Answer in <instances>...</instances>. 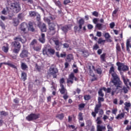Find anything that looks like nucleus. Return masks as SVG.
I'll use <instances>...</instances> for the list:
<instances>
[{
  "instance_id": "0eeeda50",
  "label": "nucleus",
  "mask_w": 131,
  "mask_h": 131,
  "mask_svg": "<svg viewBox=\"0 0 131 131\" xmlns=\"http://www.w3.org/2000/svg\"><path fill=\"white\" fill-rule=\"evenodd\" d=\"M39 114H30L26 117V120L28 121H31L33 120H36L39 118Z\"/></svg>"
},
{
  "instance_id": "f3484780",
  "label": "nucleus",
  "mask_w": 131,
  "mask_h": 131,
  "mask_svg": "<svg viewBox=\"0 0 131 131\" xmlns=\"http://www.w3.org/2000/svg\"><path fill=\"white\" fill-rule=\"evenodd\" d=\"M106 129L105 126L102 125H97V131H105Z\"/></svg>"
},
{
  "instance_id": "6e6d98bb",
  "label": "nucleus",
  "mask_w": 131,
  "mask_h": 131,
  "mask_svg": "<svg viewBox=\"0 0 131 131\" xmlns=\"http://www.w3.org/2000/svg\"><path fill=\"white\" fill-rule=\"evenodd\" d=\"M102 25L101 24H100V23H98L96 24V27L98 28L99 30H100L102 28Z\"/></svg>"
},
{
  "instance_id": "a878e982",
  "label": "nucleus",
  "mask_w": 131,
  "mask_h": 131,
  "mask_svg": "<svg viewBox=\"0 0 131 131\" xmlns=\"http://www.w3.org/2000/svg\"><path fill=\"white\" fill-rule=\"evenodd\" d=\"M131 107V103L130 102H125V105L124 106V108L129 112V107Z\"/></svg>"
},
{
  "instance_id": "4be33fe9",
  "label": "nucleus",
  "mask_w": 131,
  "mask_h": 131,
  "mask_svg": "<svg viewBox=\"0 0 131 131\" xmlns=\"http://www.w3.org/2000/svg\"><path fill=\"white\" fill-rule=\"evenodd\" d=\"M79 28L80 30L82 29V26L84 24V20L83 18H81L78 21Z\"/></svg>"
},
{
  "instance_id": "9b49d317",
  "label": "nucleus",
  "mask_w": 131,
  "mask_h": 131,
  "mask_svg": "<svg viewBox=\"0 0 131 131\" xmlns=\"http://www.w3.org/2000/svg\"><path fill=\"white\" fill-rule=\"evenodd\" d=\"M28 31L31 32H34L35 31L34 26L36 27V24L34 21H29L28 23Z\"/></svg>"
},
{
  "instance_id": "5701e85b",
  "label": "nucleus",
  "mask_w": 131,
  "mask_h": 131,
  "mask_svg": "<svg viewBox=\"0 0 131 131\" xmlns=\"http://www.w3.org/2000/svg\"><path fill=\"white\" fill-rule=\"evenodd\" d=\"M123 82L124 84L127 87L128 89H129L128 83L129 82V79L128 78H125L124 77H123Z\"/></svg>"
},
{
  "instance_id": "ea45409f",
  "label": "nucleus",
  "mask_w": 131,
  "mask_h": 131,
  "mask_svg": "<svg viewBox=\"0 0 131 131\" xmlns=\"http://www.w3.org/2000/svg\"><path fill=\"white\" fill-rule=\"evenodd\" d=\"M98 113H99L98 115L100 116L99 117L102 118V115L104 114V111H103L102 108H99Z\"/></svg>"
},
{
  "instance_id": "bf43d9fd",
  "label": "nucleus",
  "mask_w": 131,
  "mask_h": 131,
  "mask_svg": "<svg viewBox=\"0 0 131 131\" xmlns=\"http://www.w3.org/2000/svg\"><path fill=\"white\" fill-rule=\"evenodd\" d=\"M13 102L15 103V104H18L19 103V98H17V97H16V98H14L13 99Z\"/></svg>"
},
{
  "instance_id": "dca6fc26",
  "label": "nucleus",
  "mask_w": 131,
  "mask_h": 131,
  "mask_svg": "<svg viewBox=\"0 0 131 131\" xmlns=\"http://www.w3.org/2000/svg\"><path fill=\"white\" fill-rule=\"evenodd\" d=\"M98 104H97L96 105V107H98V108H101V105H102V104H101V102H104V97H98Z\"/></svg>"
},
{
  "instance_id": "b1692460",
  "label": "nucleus",
  "mask_w": 131,
  "mask_h": 131,
  "mask_svg": "<svg viewBox=\"0 0 131 131\" xmlns=\"http://www.w3.org/2000/svg\"><path fill=\"white\" fill-rule=\"evenodd\" d=\"M125 113H121V114H119L117 117H116V119H122L125 117Z\"/></svg>"
},
{
  "instance_id": "6e6552de",
  "label": "nucleus",
  "mask_w": 131,
  "mask_h": 131,
  "mask_svg": "<svg viewBox=\"0 0 131 131\" xmlns=\"http://www.w3.org/2000/svg\"><path fill=\"white\" fill-rule=\"evenodd\" d=\"M72 27L73 25L72 24L66 25L63 26H62L61 27V30L65 34H67L68 31L72 29Z\"/></svg>"
},
{
  "instance_id": "e2e57ef3",
  "label": "nucleus",
  "mask_w": 131,
  "mask_h": 131,
  "mask_svg": "<svg viewBox=\"0 0 131 131\" xmlns=\"http://www.w3.org/2000/svg\"><path fill=\"white\" fill-rule=\"evenodd\" d=\"M63 99L66 100H67L69 98V96L68 95V93H65L64 94H63Z\"/></svg>"
},
{
  "instance_id": "13d9d810",
  "label": "nucleus",
  "mask_w": 131,
  "mask_h": 131,
  "mask_svg": "<svg viewBox=\"0 0 131 131\" xmlns=\"http://www.w3.org/2000/svg\"><path fill=\"white\" fill-rule=\"evenodd\" d=\"M45 21L46 22L48 23V25H50V24H51L52 23L51 22L50 19L49 18H45Z\"/></svg>"
},
{
  "instance_id": "0e129e2a",
  "label": "nucleus",
  "mask_w": 131,
  "mask_h": 131,
  "mask_svg": "<svg viewBox=\"0 0 131 131\" xmlns=\"http://www.w3.org/2000/svg\"><path fill=\"white\" fill-rule=\"evenodd\" d=\"M36 43H37V40L36 39H34L31 41V45L34 46L35 44H36Z\"/></svg>"
},
{
  "instance_id": "f03ea898",
  "label": "nucleus",
  "mask_w": 131,
  "mask_h": 131,
  "mask_svg": "<svg viewBox=\"0 0 131 131\" xmlns=\"http://www.w3.org/2000/svg\"><path fill=\"white\" fill-rule=\"evenodd\" d=\"M13 39L14 41L11 42L12 46L14 48L13 50V52L15 54H18L21 47V45L19 41L25 43L26 40L23 39L19 35L14 37Z\"/></svg>"
},
{
  "instance_id": "393cba45",
  "label": "nucleus",
  "mask_w": 131,
  "mask_h": 131,
  "mask_svg": "<svg viewBox=\"0 0 131 131\" xmlns=\"http://www.w3.org/2000/svg\"><path fill=\"white\" fill-rule=\"evenodd\" d=\"M73 55L72 54H69L67 55L66 61L68 62H71L72 60H73Z\"/></svg>"
},
{
  "instance_id": "72a5a7b5",
  "label": "nucleus",
  "mask_w": 131,
  "mask_h": 131,
  "mask_svg": "<svg viewBox=\"0 0 131 131\" xmlns=\"http://www.w3.org/2000/svg\"><path fill=\"white\" fill-rule=\"evenodd\" d=\"M106 54L105 53H103L100 55V58L102 62H105V56Z\"/></svg>"
},
{
  "instance_id": "3c124183",
  "label": "nucleus",
  "mask_w": 131,
  "mask_h": 131,
  "mask_svg": "<svg viewBox=\"0 0 131 131\" xmlns=\"http://www.w3.org/2000/svg\"><path fill=\"white\" fill-rule=\"evenodd\" d=\"M104 37L106 39H110L111 37V35L108 32L105 33Z\"/></svg>"
},
{
  "instance_id": "c9c22d12",
  "label": "nucleus",
  "mask_w": 131,
  "mask_h": 131,
  "mask_svg": "<svg viewBox=\"0 0 131 131\" xmlns=\"http://www.w3.org/2000/svg\"><path fill=\"white\" fill-rule=\"evenodd\" d=\"M0 27L2 28V30H6V26L2 20H0Z\"/></svg>"
},
{
  "instance_id": "49530a36",
  "label": "nucleus",
  "mask_w": 131,
  "mask_h": 131,
  "mask_svg": "<svg viewBox=\"0 0 131 131\" xmlns=\"http://www.w3.org/2000/svg\"><path fill=\"white\" fill-rule=\"evenodd\" d=\"M33 49L34 50V51L38 52L41 50V48L38 46H34L33 47Z\"/></svg>"
},
{
  "instance_id": "603ef678",
  "label": "nucleus",
  "mask_w": 131,
  "mask_h": 131,
  "mask_svg": "<svg viewBox=\"0 0 131 131\" xmlns=\"http://www.w3.org/2000/svg\"><path fill=\"white\" fill-rule=\"evenodd\" d=\"M98 49H99V46L98 45L97 43H96L95 45L93 46V50H97Z\"/></svg>"
},
{
  "instance_id": "f8f14e48",
  "label": "nucleus",
  "mask_w": 131,
  "mask_h": 131,
  "mask_svg": "<svg viewBox=\"0 0 131 131\" xmlns=\"http://www.w3.org/2000/svg\"><path fill=\"white\" fill-rule=\"evenodd\" d=\"M38 27L40 29V31L42 32H46L47 31V28L46 24L45 23H41V22L39 21L38 25Z\"/></svg>"
},
{
  "instance_id": "680f3d73",
  "label": "nucleus",
  "mask_w": 131,
  "mask_h": 131,
  "mask_svg": "<svg viewBox=\"0 0 131 131\" xmlns=\"http://www.w3.org/2000/svg\"><path fill=\"white\" fill-rule=\"evenodd\" d=\"M71 3V1L70 0H64L63 4L65 5H68V4Z\"/></svg>"
},
{
  "instance_id": "f257e3e1",
  "label": "nucleus",
  "mask_w": 131,
  "mask_h": 131,
  "mask_svg": "<svg viewBox=\"0 0 131 131\" xmlns=\"http://www.w3.org/2000/svg\"><path fill=\"white\" fill-rule=\"evenodd\" d=\"M109 73L111 74L113 77V79L110 82V85L111 86H115L117 89L118 90L119 88H122V81L120 80V78L115 72V68L112 64V66L110 68Z\"/></svg>"
},
{
  "instance_id": "1a4fd4ad",
  "label": "nucleus",
  "mask_w": 131,
  "mask_h": 131,
  "mask_svg": "<svg viewBox=\"0 0 131 131\" xmlns=\"http://www.w3.org/2000/svg\"><path fill=\"white\" fill-rule=\"evenodd\" d=\"M3 64L8 66L12 69L17 70V67L15 64H13L10 60H8V62H3L0 63V68H2Z\"/></svg>"
},
{
  "instance_id": "4c0bfd02",
  "label": "nucleus",
  "mask_w": 131,
  "mask_h": 131,
  "mask_svg": "<svg viewBox=\"0 0 131 131\" xmlns=\"http://www.w3.org/2000/svg\"><path fill=\"white\" fill-rule=\"evenodd\" d=\"M29 15L31 17H34L36 15V13L35 11H30Z\"/></svg>"
},
{
  "instance_id": "ddd939ff",
  "label": "nucleus",
  "mask_w": 131,
  "mask_h": 131,
  "mask_svg": "<svg viewBox=\"0 0 131 131\" xmlns=\"http://www.w3.org/2000/svg\"><path fill=\"white\" fill-rule=\"evenodd\" d=\"M29 52L27 50L25 49H23L20 54H19V56L21 58L28 57Z\"/></svg>"
},
{
  "instance_id": "c85d7f7f",
  "label": "nucleus",
  "mask_w": 131,
  "mask_h": 131,
  "mask_svg": "<svg viewBox=\"0 0 131 131\" xmlns=\"http://www.w3.org/2000/svg\"><path fill=\"white\" fill-rule=\"evenodd\" d=\"M21 78L23 79L24 81H25L27 79V75L25 72H23L21 74Z\"/></svg>"
},
{
  "instance_id": "f704fd0d",
  "label": "nucleus",
  "mask_w": 131,
  "mask_h": 131,
  "mask_svg": "<svg viewBox=\"0 0 131 131\" xmlns=\"http://www.w3.org/2000/svg\"><path fill=\"white\" fill-rule=\"evenodd\" d=\"M93 69L95 71H96L97 74H101L102 73V70L101 68H98L96 70L95 69L94 66H93Z\"/></svg>"
},
{
  "instance_id": "864d4df0",
  "label": "nucleus",
  "mask_w": 131,
  "mask_h": 131,
  "mask_svg": "<svg viewBox=\"0 0 131 131\" xmlns=\"http://www.w3.org/2000/svg\"><path fill=\"white\" fill-rule=\"evenodd\" d=\"M105 42V40H103L102 38H99L98 41V44H101L102 43H104Z\"/></svg>"
},
{
  "instance_id": "a19ab883",
  "label": "nucleus",
  "mask_w": 131,
  "mask_h": 131,
  "mask_svg": "<svg viewBox=\"0 0 131 131\" xmlns=\"http://www.w3.org/2000/svg\"><path fill=\"white\" fill-rule=\"evenodd\" d=\"M24 17V14H23L22 13L18 14L17 16V18L21 20H23Z\"/></svg>"
},
{
  "instance_id": "de8ad7c7",
  "label": "nucleus",
  "mask_w": 131,
  "mask_h": 131,
  "mask_svg": "<svg viewBox=\"0 0 131 131\" xmlns=\"http://www.w3.org/2000/svg\"><path fill=\"white\" fill-rule=\"evenodd\" d=\"M78 119L80 121H83V116H82V113H79Z\"/></svg>"
},
{
  "instance_id": "2eb2a0df",
  "label": "nucleus",
  "mask_w": 131,
  "mask_h": 131,
  "mask_svg": "<svg viewBox=\"0 0 131 131\" xmlns=\"http://www.w3.org/2000/svg\"><path fill=\"white\" fill-rule=\"evenodd\" d=\"M53 42L55 43V45L56 46L55 47V49L57 51L60 50V46H59V41L58 39L56 38L53 39Z\"/></svg>"
},
{
  "instance_id": "9d476101",
  "label": "nucleus",
  "mask_w": 131,
  "mask_h": 131,
  "mask_svg": "<svg viewBox=\"0 0 131 131\" xmlns=\"http://www.w3.org/2000/svg\"><path fill=\"white\" fill-rule=\"evenodd\" d=\"M74 79L76 81L78 80V79L75 76V75L73 72H72L69 76V79H68L67 83H71V84L73 83Z\"/></svg>"
},
{
  "instance_id": "58836bf2",
  "label": "nucleus",
  "mask_w": 131,
  "mask_h": 131,
  "mask_svg": "<svg viewBox=\"0 0 131 131\" xmlns=\"http://www.w3.org/2000/svg\"><path fill=\"white\" fill-rule=\"evenodd\" d=\"M101 118V117H98L97 118L96 122L98 125H100L102 123Z\"/></svg>"
},
{
  "instance_id": "69168bd1",
  "label": "nucleus",
  "mask_w": 131,
  "mask_h": 131,
  "mask_svg": "<svg viewBox=\"0 0 131 131\" xmlns=\"http://www.w3.org/2000/svg\"><path fill=\"white\" fill-rule=\"evenodd\" d=\"M67 56V54L66 52H63V53H61L60 55V57L63 58Z\"/></svg>"
},
{
  "instance_id": "79ce46f5",
  "label": "nucleus",
  "mask_w": 131,
  "mask_h": 131,
  "mask_svg": "<svg viewBox=\"0 0 131 131\" xmlns=\"http://www.w3.org/2000/svg\"><path fill=\"white\" fill-rule=\"evenodd\" d=\"M116 50L117 52H120L121 51V49L119 43H117L116 45Z\"/></svg>"
},
{
  "instance_id": "aec40b11",
  "label": "nucleus",
  "mask_w": 131,
  "mask_h": 131,
  "mask_svg": "<svg viewBox=\"0 0 131 131\" xmlns=\"http://www.w3.org/2000/svg\"><path fill=\"white\" fill-rule=\"evenodd\" d=\"M100 107H98L97 106H95V112H92V115L94 117L96 118V114H97L99 112Z\"/></svg>"
},
{
  "instance_id": "a211bd4d",
  "label": "nucleus",
  "mask_w": 131,
  "mask_h": 131,
  "mask_svg": "<svg viewBox=\"0 0 131 131\" xmlns=\"http://www.w3.org/2000/svg\"><path fill=\"white\" fill-rule=\"evenodd\" d=\"M60 87L61 89H59V91H60V93L61 95H64L68 93L67 89H66V88L64 87V85H61Z\"/></svg>"
},
{
  "instance_id": "a18cd8bd",
  "label": "nucleus",
  "mask_w": 131,
  "mask_h": 131,
  "mask_svg": "<svg viewBox=\"0 0 131 131\" xmlns=\"http://www.w3.org/2000/svg\"><path fill=\"white\" fill-rule=\"evenodd\" d=\"M98 95L100 97H103L104 96V94L103 93L102 89H100L98 91Z\"/></svg>"
},
{
  "instance_id": "c756f323",
  "label": "nucleus",
  "mask_w": 131,
  "mask_h": 131,
  "mask_svg": "<svg viewBox=\"0 0 131 131\" xmlns=\"http://www.w3.org/2000/svg\"><path fill=\"white\" fill-rule=\"evenodd\" d=\"M64 117V114H59L58 115L56 116V118L59 119L60 120H62L63 119Z\"/></svg>"
},
{
  "instance_id": "4d7b16f0",
  "label": "nucleus",
  "mask_w": 131,
  "mask_h": 131,
  "mask_svg": "<svg viewBox=\"0 0 131 131\" xmlns=\"http://www.w3.org/2000/svg\"><path fill=\"white\" fill-rule=\"evenodd\" d=\"M93 16L98 17L99 16V13L96 11H94L92 13Z\"/></svg>"
},
{
  "instance_id": "bb28decb",
  "label": "nucleus",
  "mask_w": 131,
  "mask_h": 131,
  "mask_svg": "<svg viewBox=\"0 0 131 131\" xmlns=\"http://www.w3.org/2000/svg\"><path fill=\"white\" fill-rule=\"evenodd\" d=\"M49 26V29L50 30H55V25L54 23H52L51 24H50L49 25H48Z\"/></svg>"
},
{
  "instance_id": "412c9836",
  "label": "nucleus",
  "mask_w": 131,
  "mask_h": 131,
  "mask_svg": "<svg viewBox=\"0 0 131 131\" xmlns=\"http://www.w3.org/2000/svg\"><path fill=\"white\" fill-rule=\"evenodd\" d=\"M122 85H123V82H122ZM120 89H122L121 90L123 91L124 93L125 94L128 93V90L129 89V88L128 89V88H127V87H125V86H123V85H122V88H121L120 87H119V89H117V87H116V90H118L120 91Z\"/></svg>"
},
{
  "instance_id": "2f4dec72",
  "label": "nucleus",
  "mask_w": 131,
  "mask_h": 131,
  "mask_svg": "<svg viewBox=\"0 0 131 131\" xmlns=\"http://www.w3.org/2000/svg\"><path fill=\"white\" fill-rule=\"evenodd\" d=\"M13 24L15 27H17L18 24H19V20L17 18H14L13 19Z\"/></svg>"
},
{
  "instance_id": "5fc2aeb1",
  "label": "nucleus",
  "mask_w": 131,
  "mask_h": 131,
  "mask_svg": "<svg viewBox=\"0 0 131 131\" xmlns=\"http://www.w3.org/2000/svg\"><path fill=\"white\" fill-rule=\"evenodd\" d=\"M35 68L38 72H40L41 70V67L38 66L37 63L35 64Z\"/></svg>"
},
{
  "instance_id": "39448f33",
  "label": "nucleus",
  "mask_w": 131,
  "mask_h": 131,
  "mask_svg": "<svg viewBox=\"0 0 131 131\" xmlns=\"http://www.w3.org/2000/svg\"><path fill=\"white\" fill-rule=\"evenodd\" d=\"M116 64L118 66V70L119 71H127L129 70V67L128 66L124 65V63L119 61L117 62Z\"/></svg>"
},
{
  "instance_id": "37998d69",
  "label": "nucleus",
  "mask_w": 131,
  "mask_h": 131,
  "mask_svg": "<svg viewBox=\"0 0 131 131\" xmlns=\"http://www.w3.org/2000/svg\"><path fill=\"white\" fill-rule=\"evenodd\" d=\"M2 50L5 53H7L9 50V47L8 46H3L2 48Z\"/></svg>"
},
{
  "instance_id": "473e14b6",
  "label": "nucleus",
  "mask_w": 131,
  "mask_h": 131,
  "mask_svg": "<svg viewBox=\"0 0 131 131\" xmlns=\"http://www.w3.org/2000/svg\"><path fill=\"white\" fill-rule=\"evenodd\" d=\"M0 115L1 116L6 117V116H8V112H5V111H2L0 112Z\"/></svg>"
},
{
  "instance_id": "7ed1b4c3",
  "label": "nucleus",
  "mask_w": 131,
  "mask_h": 131,
  "mask_svg": "<svg viewBox=\"0 0 131 131\" xmlns=\"http://www.w3.org/2000/svg\"><path fill=\"white\" fill-rule=\"evenodd\" d=\"M42 54L43 55H47L48 57H50L55 54V50L51 47L49 48L44 47L42 49Z\"/></svg>"
},
{
  "instance_id": "423d86ee",
  "label": "nucleus",
  "mask_w": 131,
  "mask_h": 131,
  "mask_svg": "<svg viewBox=\"0 0 131 131\" xmlns=\"http://www.w3.org/2000/svg\"><path fill=\"white\" fill-rule=\"evenodd\" d=\"M10 9L16 13H18L20 10V5L17 3H11L10 5Z\"/></svg>"
},
{
  "instance_id": "338daca9",
  "label": "nucleus",
  "mask_w": 131,
  "mask_h": 131,
  "mask_svg": "<svg viewBox=\"0 0 131 131\" xmlns=\"http://www.w3.org/2000/svg\"><path fill=\"white\" fill-rule=\"evenodd\" d=\"M107 129H108V130H107V131H113V128L110 126V124H108V125L107 126Z\"/></svg>"
},
{
  "instance_id": "e433bc0d",
  "label": "nucleus",
  "mask_w": 131,
  "mask_h": 131,
  "mask_svg": "<svg viewBox=\"0 0 131 131\" xmlns=\"http://www.w3.org/2000/svg\"><path fill=\"white\" fill-rule=\"evenodd\" d=\"M48 33L50 35L53 36V35H55V34L56 33V30H55V29L49 30Z\"/></svg>"
},
{
  "instance_id": "774afa93",
  "label": "nucleus",
  "mask_w": 131,
  "mask_h": 131,
  "mask_svg": "<svg viewBox=\"0 0 131 131\" xmlns=\"http://www.w3.org/2000/svg\"><path fill=\"white\" fill-rule=\"evenodd\" d=\"M117 112H118L117 108H114V110H113L112 111V113L116 115Z\"/></svg>"
},
{
  "instance_id": "20e7f679",
  "label": "nucleus",
  "mask_w": 131,
  "mask_h": 131,
  "mask_svg": "<svg viewBox=\"0 0 131 131\" xmlns=\"http://www.w3.org/2000/svg\"><path fill=\"white\" fill-rule=\"evenodd\" d=\"M49 75L53 76V78H57L58 70L57 68L54 67V64H52L49 70Z\"/></svg>"
},
{
  "instance_id": "8fccbe9b",
  "label": "nucleus",
  "mask_w": 131,
  "mask_h": 131,
  "mask_svg": "<svg viewBox=\"0 0 131 131\" xmlns=\"http://www.w3.org/2000/svg\"><path fill=\"white\" fill-rule=\"evenodd\" d=\"M55 3L57 6H58L59 8H61L62 7V5L61 4V2L59 1H55Z\"/></svg>"
},
{
  "instance_id": "7c9ffc66",
  "label": "nucleus",
  "mask_w": 131,
  "mask_h": 131,
  "mask_svg": "<svg viewBox=\"0 0 131 131\" xmlns=\"http://www.w3.org/2000/svg\"><path fill=\"white\" fill-rule=\"evenodd\" d=\"M85 106V103H80L78 105V109L80 111H82Z\"/></svg>"
},
{
  "instance_id": "09e8293b",
  "label": "nucleus",
  "mask_w": 131,
  "mask_h": 131,
  "mask_svg": "<svg viewBox=\"0 0 131 131\" xmlns=\"http://www.w3.org/2000/svg\"><path fill=\"white\" fill-rule=\"evenodd\" d=\"M103 90H104V91L106 92L108 94H110L111 92V88H107V89H106V88L103 87Z\"/></svg>"
},
{
  "instance_id": "052dcab7",
  "label": "nucleus",
  "mask_w": 131,
  "mask_h": 131,
  "mask_svg": "<svg viewBox=\"0 0 131 131\" xmlns=\"http://www.w3.org/2000/svg\"><path fill=\"white\" fill-rule=\"evenodd\" d=\"M65 82L64 78H62L60 80V86H61V85H63V83H64Z\"/></svg>"
},
{
  "instance_id": "c03bdc74",
  "label": "nucleus",
  "mask_w": 131,
  "mask_h": 131,
  "mask_svg": "<svg viewBox=\"0 0 131 131\" xmlns=\"http://www.w3.org/2000/svg\"><path fill=\"white\" fill-rule=\"evenodd\" d=\"M91 99V95H88L87 94L86 95H84V99L85 101H89Z\"/></svg>"
},
{
  "instance_id": "cd10ccee",
  "label": "nucleus",
  "mask_w": 131,
  "mask_h": 131,
  "mask_svg": "<svg viewBox=\"0 0 131 131\" xmlns=\"http://www.w3.org/2000/svg\"><path fill=\"white\" fill-rule=\"evenodd\" d=\"M21 68L23 71H25L26 69H28V67L25 62H21Z\"/></svg>"
},
{
  "instance_id": "4468645a",
  "label": "nucleus",
  "mask_w": 131,
  "mask_h": 131,
  "mask_svg": "<svg viewBox=\"0 0 131 131\" xmlns=\"http://www.w3.org/2000/svg\"><path fill=\"white\" fill-rule=\"evenodd\" d=\"M38 40L41 43H45L46 41L45 34L43 33H41V35L39 36Z\"/></svg>"
},
{
  "instance_id": "6ab92c4d",
  "label": "nucleus",
  "mask_w": 131,
  "mask_h": 131,
  "mask_svg": "<svg viewBox=\"0 0 131 131\" xmlns=\"http://www.w3.org/2000/svg\"><path fill=\"white\" fill-rule=\"evenodd\" d=\"M26 28H27V24L26 23H22L20 25V30L22 32L25 33Z\"/></svg>"
}]
</instances>
